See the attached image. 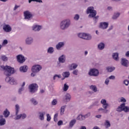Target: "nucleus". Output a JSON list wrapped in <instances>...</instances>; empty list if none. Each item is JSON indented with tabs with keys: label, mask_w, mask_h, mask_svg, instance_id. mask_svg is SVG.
<instances>
[{
	"label": "nucleus",
	"mask_w": 129,
	"mask_h": 129,
	"mask_svg": "<svg viewBox=\"0 0 129 129\" xmlns=\"http://www.w3.org/2000/svg\"><path fill=\"white\" fill-rule=\"evenodd\" d=\"M80 18V16H79V15L76 14L75 15L74 19V20H75V21H78Z\"/></svg>",
	"instance_id": "de8ad7c7"
},
{
	"label": "nucleus",
	"mask_w": 129,
	"mask_h": 129,
	"mask_svg": "<svg viewBox=\"0 0 129 129\" xmlns=\"http://www.w3.org/2000/svg\"><path fill=\"white\" fill-rule=\"evenodd\" d=\"M88 74L89 76H98L99 75V71L96 69H91Z\"/></svg>",
	"instance_id": "6e6552de"
},
{
	"label": "nucleus",
	"mask_w": 129,
	"mask_h": 129,
	"mask_svg": "<svg viewBox=\"0 0 129 129\" xmlns=\"http://www.w3.org/2000/svg\"><path fill=\"white\" fill-rule=\"evenodd\" d=\"M78 72H79L78 70H74L73 71V74L74 75H78Z\"/></svg>",
	"instance_id": "8fccbe9b"
},
{
	"label": "nucleus",
	"mask_w": 129,
	"mask_h": 129,
	"mask_svg": "<svg viewBox=\"0 0 129 129\" xmlns=\"http://www.w3.org/2000/svg\"><path fill=\"white\" fill-rule=\"evenodd\" d=\"M70 26H71V20L69 19H64L59 23V28L62 31L67 30Z\"/></svg>",
	"instance_id": "f03ea898"
},
{
	"label": "nucleus",
	"mask_w": 129,
	"mask_h": 129,
	"mask_svg": "<svg viewBox=\"0 0 129 129\" xmlns=\"http://www.w3.org/2000/svg\"><path fill=\"white\" fill-rule=\"evenodd\" d=\"M42 70V66L40 64H35L31 68V71L32 72H40Z\"/></svg>",
	"instance_id": "1a4fd4ad"
},
{
	"label": "nucleus",
	"mask_w": 129,
	"mask_h": 129,
	"mask_svg": "<svg viewBox=\"0 0 129 129\" xmlns=\"http://www.w3.org/2000/svg\"><path fill=\"white\" fill-rule=\"evenodd\" d=\"M70 99H71V95L69 93H67L62 98L63 101H70Z\"/></svg>",
	"instance_id": "aec40b11"
},
{
	"label": "nucleus",
	"mask_w": 129,
	"mask_h": 129,
	"mask_svg": "<svg viewBox=\"0 0 129 129\" xmlns=\"http://www.w3.org/2000/svg\"><path fill=\"white\" fill-rule=\"evenodd\" d=\"M66 61V55L62 54L58 57V62H57V66L60 67V63H65Z\"/></svg>",
	"instance_id": "9d476101"
},
{
	"label": "nucleus",
	"mask_w": 129,
	"mask_h": 129,
	"mask_svg": "<svg viewBox=\"0 0 129 129\" xmlns=\"http://www.w3.org/2000/svg\"><path fill=\"white\" fill-rule=\"evenodd\" d=\"M101 103L102 104V107L103 108H104L105 109H106L108 107V103L106 102V100L104 99H102L101 100Z\"/></svg>",
	"instance_id": "a211bd4d"
},
{
	"label": "nucleus",
	"mask_w": 129,
	"mask_h": 129,
	"mask_svg": "<svg viewBox=\"0 0 129 129\" xmlns=\"http://www.w3.org/2000/svg\"><path fill=\"white\" fill-rule=\"evenodd\" d=\"M3 30L6 33H10L12 32V27L9 24H5L3 26Z\"/></svg>",
	"instance_id": "2eb2a0df"
},
{
	"label": "nucleus",
	"mask_w": 129,
	"mask_h": 129,
	"mask_svg": "<svg viewBox=\"0 0 129 129\" xmlns=\"http://www.w3.org/2000/svg\"><path fill=\"white\" fill-rule=\"evenodd\" d=\"M84 116L82 114H79L78 116L77 117V120H84Z\"/></svg>",
	"instance_id": "e433bc0d"
},
{
	"label": "nucleus",
	"mask_w": 129,
	"mask_h": 129,
	"mask_svg": "<svg viewBox=\"0 0 129 129\" xmlns=\"http://www.w3.org/2000/svg\"><path fill=\"white\" fill-rule=\"evenodd\" d=\"M123 84H125V85H126V86H127V85H128V84H129V81L127 80H124Z\"/></svg>",
	"instance_id": "603ef678"
},
{
	"label": "nucleus",
	"mask_w": 129,
	"mask_h": 129,
	"mask_svg": "<svg viewBox=\"0 0 129 129\" xmlns=\"http://www.w3.org/2000/svg\"><path fill=\"white\" fill-rule=\"evenodd\" d=\"M120 16V13L119 12L115 13H114L112 17V19L113 20H116Z\"/></svg>",
	"instance_id": "bb28decb"
},
{
	"label": "nucleus",
	"mask_w": 129,
	"mask_h": 129,
	"mask_svg": "<svg viewBox=\"0 0 129 129\" xmlns=\"http://www.w3.org/2000/svg\"><path fill=\"white\" fill-rule=\"evenodd\" d=\"M93 18V21L95 24L97 23V21H98V18H99V16H94V17H91Z\"/></svg>",
	"instance_id": "79ce46f5"
},
{
	"label": "nucleus",
	"mask_w": 129,
	"mask_h": 129,
	"mask_svg": "<svg viewBox=\"0 0 129 129\" xmlns=\"http://www.w3.org/2000/svg\"><path fill=\"white\" fill-rule=\"evenodd\" d=\"M33 42L34 39L31 37H28L25 39V44L28 46L31 45Z\"/></svg>",
	"instance_id": "4468645a"
},
{
	"label": "nucleus",
	"mask_w": 129,
	"mask_h": 129,
	"mask_svg": "<svg viewBox=\"0 0 129 129\" xmlns=\"http://www.w3.org/2000/svg\"><path fill=\"white\" fill-rule=\"evenodd\" d=\"M6 124V119L5 118H1L0 119V125H5Z\"/></svg>",
	"instance_id": "4c0bfd02"
},
{
	"label": "nucleus",
	"mask_w": 129,
	"mask_h": 129,
	"mask_svg": "<svg viewBox=\"0 0 129 129\" xmlns=\"http://www.w3.org/2000/svg\"><path fill=\"white\" fill-rule=\"evenodd\" d=\"M54 51L55 50H54V47H49L48 48L47 52L48 54H53V53H54Z\"/></svg>",
	"instance_id": "c756f323"
},
{
	"label": "nucleus",
	"mask_w": 129,
	"mask_h": 129,
	"mask_svg": "<svg viewBox=\"0 0 129 129\" xmlns=\"http://www.w3.org/2000/svg\"><path fill=\"white\" fill-rule=\"evenodd\" d=\"M108 79H110V80H114L115 79V76L112 75L108 77Z\"/></svg>",
	"instance_id": "864d4df0"
},
{
	"label": "nucleus",
	"mask_w": 129,
	"mask_h": 129,
	"mask_svg": "<svg viewBox=\"0 0 129 129\" xmlns=\"http://www.w3.org/2000/svg\"><path fill=\"white\" fill-rule=\"evenodd\" d=\"M28 66H23L20 68L19 70L20 72H22V73H25L28 71Z\"/></svg>",
	"instance_id": "4be33fe9"
},
{
	"label": "nucleus",
	"mask_w": 129,
	"mask_h": 129,
	"mask_svg": "<svg viewBox=\"0 0 129 129\" xmlns=\"http://www.w3.org/2000/svg\"><path fill=\"white\" fill-rule=\"evenodd\" d=\"M106 70L108 72H112L115 70V68L114 67H107L106 68Z\"/></svg>",
	"instance_id": "473e14b6"
},
{
	"label": "nucleus",
	"mask_w": 129,
	"mask_h": 129,
	"mask_svg": "<svg viewBox=\"0 0 129 129\" xmlns=\"http://www.w3.org/2000/svg\"><path fill=\"white\" fill-rule=\"evenodd\" d=\"M98 111L99 112H100V111H101V112H102L103 113H107V112H108V110L105 109L104 108H100L98 109Z\"/></svg>",
	"instance_id": "2f4dec72"
},
{
	"label": "nucleus",
	"mask_w": 129,
	"mask_h": 129,
	"mask_svg": "<svg viewBox=\"0 0 129 129\" xmlns=\"http://www.w3.org/2000/svg\"><path fill=\"white\" fill-rule=\"evenodd\" d=\"M92 129H100V128H99V127L97 126H95Z\"/></svg>",
	"instance_id": "338daca9"
},
{
	"label": "nucleus",
	"mask_w": 129,
	"mask_h": 129,
	"mask_svg": "<svg viewBox=\"0 0 129 129\" xmlns=\"http://www.w3.org/2000/svg\"><path fill=\"white\" fill-rule=\"evenodd\" d=\"M15 115H18L19 114V112H20V105L19 104H16L15 105Z\"/></svg>",
	"instance_id": "7c9ffc66"
},
{
	"label": "nucleus",
	"mask_w": 129,
	"mask_h": 129,
	"mask_svg": "<svg viewBox=\"0 0 129 129\" xmlns=\"http://www.w3.org/2000/svg\"><path fill=\"white\" fill-rule=\"evenodd\" d=\"M24 87H21L18 90V93L19 94H22V91H24Z\"/></svg>",
	"instance_id": "09e8293b"
},
{
	"label": "nucleus",
	"mask_w": 129,
	"mask_h": 129,
	"mask_svg": "<svg viewBox=\"0 0 129 129\" xmlns=\"http://www.w3.org/2000/svg\"><path fill=\"white\" fill-rule=\"evenodd\" d=\"M112 58L115 61H118L119 60V57H118V53L117 52L113 53Z\"/></svg>",
	"instance_id": "5701e85b"
},
{
	"label": "nucleus",
	"mask_w": 129,
	"mask_h": 129,
	"mask_svg": "<svg viewBox=\"0 0 129 129\" xmlns=\"http://www.w3.org/2000/svg\"><path fill=\"white\" fill-rule=\"evenodd\" d=\"M10 113H11L10 112V111H9L8 109H6L3 112V115L5 117L7 118L9 117V116H10Z\"/></svg>",
	"instance_id": "393cba45"
},
{
	"label": "nucleus",
	"mask_w": 129,
	"mask_h": 129,
	"mask_svg": "<svg viewBox=\"0 0 129 129\" xmlns=\"http://www.w3.org/2000/svg\"><path fill=\"white\" fill-rule=\"evenodd\" d=\"M46 116H47V118H46L47 121H50V120H51V116H50V114H47Z\"/></svg>",
	"instance_id": "3c124183"
},
{
	"label": "nucleus",
	"mask_w": 129,
	"mask_h": 129,
	"mask_svg": "<svg viewBox=\"0 0 129 129\" xmlns=\"http://www.w3.org/2000/svg\"><path fill=\"white\" fill-rule=\"evenodd\" d=\"M126 57H129V51H127L125 53Z\"/></svg>",
	"instance_id": "69168bd1"
},
{
	"label": "nucleus",
	"mask_w": 129,
	"mask_h": 129,
	"mask_svg": "<svg viewBox=\"0 0 129 129\" xmlns=\"http://www.w3.org/2000/svg\"><path fill=\"white\" fill-rule=\"evenodd\" d=\"M108 83H109V79L107 78L105 81V84L108 85Z\"/></svg>",
	"instance_id": "5fc2aeb1"
},
{
	"label": "nucleus",
	"mask_w": 129,
	"mask_h": 129,
	"mask_svg": "<svg viewBox=\"0 0 129 129\" xmlns=\"http://www.w3.org/2000/svg\"><path fill=\"white\" fill-rule=\"evenodd\" d=\"M43 27L41 25H35L32 26V31L34 32H39L40 30H42Z\"/></svg>",
	"instance_id": "dca6fc26"
},
{
	"label": "nucleus",
	"mask_w": 129,
	"mask_h": 129,
	"mask_svg": "<svg viewBox=\"0 0 129 129\" xmlns=\"http://www.w3.org/2000/svg\"><path fill=\"white\" fill-rule=\"evenodd\" d=\"M17 59L18 62L19 63H20V64H23L25 61H26V58H25V56H24L22 54H19L17 56Z\"/></svg>",
	"instance_id": "f8f14e48"
},
{
	"label": "nucleus",
	"mask_w": 129,
	"mask_h": 129,
	"mask_svg": "<svg viewBox=\"0 0 129 129\" xmlns=\"http://www.w3.org/2000/svg\"><path fill=\"white\" fill-rule=\"evenodd\" d=\"M78 37L81 39H84V40H87L88 41L92 39V36L90 34H87L84 33H81L78 34Z\"/></svg>",
	"instance_id": "39448f33"
},
{
	"label": "nucleus",
	"mask_w": 129,
	"mask_h": 129,
	"mask_svg": "<svg viewBox=\"0 0 129 129\" xmlns=\"http://www.w3.org/2000/svg\"><path fill=\"white\" fill-rule=\"evenodd\" d=\"M108 22H101L99 24V28L102 30H106L108 28Z\"/></svg>",
	"instance_id": "9b49d317"
},
{
	"label": "nucleus",
	"mask_w": 129,
	"mask_h": 129,
	"mask_svg": "<svg viewBox=\"0 0 129 129\" xmlns=\"http://www.w3.org/2000/svg\"><path fill=\"white\" fill-rule=\"evenodd\" d=\"M76 123V119H73L70 121L69 123V127L72 128L74 126V124Z\"/></svg>",
	"instance_id": "b1692460"
},
{
	"label": "nucleus",
	"mask_w": 129,
	"mask_h": 129,
	"mask_svg": "<svg viewBox=\"0 0 129 129\" xmlns=\"http://www.w3.org/2000/svg\"><path fill=\"white\" fill-rule=\"evenodd\" d=\"M62 77L61 76V75H54V76L53 77V80H56V78H61Z\"/></svg>",
	"instance_id": "c03bdc74"
},
{
	"label": "nucleus",
	"mask_w": 129,
	"mask_h": 129,
	"mask_svg": "<svg viewBox=\"0 0 129 129\" xmlns=\"http://www.w3.org/2000/svg\"><path fill=\"white\" fill-rule=\"evenodd\" d=\"M62 76L64 78H68L70 76V72H64L62 73Z\"/></svg>",
	"instance_id": "72a5a7b5"
},
{
	"label": "nucleus",
	"mask_w": 129,
	"mask_h": 129,
	"mask_svg": "<svg viewBox=\"0 0 129 129\" xmlns=\"http://www.w3.org/2000/svg\"><path fill=\"white\" fill-rule=\"evenodd\" d=\"M116 111H117V112H121V111L129 112V107L125 106V104L123 103L116 108Z\"/></svg>",
	"instance_id": "20e7f679"
},
{
	"label": "nucleus",
	"mask_w": 129,
	"mask_h": 129,
	"mask_svg": "<svg viewBox=\"0 0 129 129\" xmlns=\"http://www.w3.org/2000/svg\"><path fill=\"white\" fill-rule=\"evenodd\" d=\"M7 44H8V40L5 39L3 41V44L4 45H7Z\"/></svg>",
	"instance_id": "e2e57ef3"
},
{
	"label": "nucleus",
	"mask_w": 129,
	"mask_h": 129,
	"mask_svg": "<svg viewBox=\"0 0 129 129\" xmlns=\"http://www.w3.org/2000/svg\"><path fill=\"white\" fill-rule=\"evenodd\" d=\"M90 89L94 91V92H97V87L95 85H91L90 86Z\"/></svg>",
	"instance_id": "c9c22d12"
},
{
	"label": "nucleus",
	"mask_w": 129,
	"mask_h": 129,
	"mask_svg": "<svg viewBox=\"0 0 129 129\" xmlns=\"http://www.w3.org/2000/svg\"><path fill=\"white\" fill-rule=\"evenodd\" d=\"M87 14H90L88 16L89 18H93L95 17L97 14L96 10H94V7H89L87 9Z\"/></svg>",
	"instance_id": "7ed1b4c3"
},
{
	"label": "nucleus",
	"mask_w": 129,
	"mask_h": 129,
	"mask_svg": "<svg viewBox=\"0 0 129 129\" xmlns=\"http://www.w3.org/2000/svg\"><path fill=\"white\" fill-rule=\"evenodd\" d=\"M36 73H38L32 72V73L31 74V76H32V77H34V76H36Z\"/></svg>",
	"instance_id": "bf43d9fd"
},
{
	"label": "nucleus",
	"mask_w": 129,
	"mask_h": 129,
	"mask_svg": "<svg viewBox=\"0 0 129 129\" xmlns=\"http://www.w3.org/2000/svg\"><path fill=\"white\" fill-rule=\"evenodd\" d=\"M120 63L121 65L124 67H128L129 66V61L126 58H122Z\"/></svg>",
	"instance_id": "ddd939ff"
},
{
	"label": "nucleus",
	"mask_w": 129,
	"mask_h": 129,
	"mask_svg": "<svg viewBox=\"0 0 129 129\" xmlns=\"http://www.w3.org/2000/svg\"><path fill=\"white\" fill-rule=\"evenodd\" d=\"M38 85L37 84H31L29 86V91L31 93H35L38 91Z\"/></svg>",
	"instance_id": "423d86ee"
},
{
	"label": "nucleus",
	"mask_w": 129,
	"mask_h": 129,
	"mask_svg": "<svg viewBox=\"0 0 129 129\" xmlns=\"http://www.w3.org/2000/svg\"><path fill=\"white\" fill-rule=\"evenodd\" d=\"M93 105L94 106H98V105H99V104H98V101H96V102H95L93 104Z\"/></svg>",
	"instance_id": "052dcab7"
},
{
	"label": "nucleus",
	"mask_w": 129,
	"mask_h": 129,
	"mask_svg": "<svg viewBox=\"0 0 129 129\" xmlns=\"http://www.w3.org/2000/svg\"><path fill=\"white\" fill-rule=\"evenodd\" d=\"M30 102L33 105H37L38 103H39V102H38V101H37V100H36V99L32 98L30 99Z\"/></svg>",
	"instance_id": "c85d7f7f"
},
{
	"label": "nucleus",
	"mask_w": 129,
	"mask_h": 129,
	"mask_svg": "<svg viewBox=\"0 0 129 129\" xmlns=\"http://www.w3.org/2000/svg\"><path fill=\"white\" fill-rule=\"evenodd\" d=\"M21 6H18L17 5H15V7L13 9V11H16L17 9H19Z\"/></svg>",
	"instance_id": "6e6d98bb"
},
{
	"label": "nucleus",
	"mask_w": 129,
	"mask_h": 129,
	"mask_svg": "<svg viewBox=\"0 0 129 129\" xmlns=\"http://www.w3.org/2000/svg\"><path fill=\"white\" fill-rule=\"evenodd\" d=\"M66 105L62 106L60 108V115H63L64 114V112L65 111V109L66 108Z\"/></svg>",
	"instance_id": "f704fd0d"
},
{
	"label": "nucleus",
	"mask_w": 129,
	"mask_h": 129,
	"mask_svg": "<svg viewBox=\"0 0 129 129\" xmlns=\"http://www.w3.org/2000/svg\"><path fill=\"white\" fill-rule=\"evenodd\" d=\"M62 124H63V121L62 120H59L57 122V125H62Z\"/></svg>",
	"instance_id": "13d9d810"
},
{
	"label": "nucleus",
	"mask_w": 129,
	"mask_h": 129,
	"mask_svg": "<svg viewBox=\"0 0 129 129\" xmlns=\"http://www.w3.org/2000/svg\"><path fill=\"white\" fill-rule=\"evenodd\" d=\"M16 116V117L15 118V119L16 120H18V119H20L21 118H22V119H25V118L27 117V115L25 113L20 114L19 115L18 114Z\"/></svg>",
	"instance_id": "6ab92c4d"
},
{
	"label": "nucleus",
	"mask_w": 129,
	"mask_h": 129,
	"mask_svg": "<svg viewBox=\"0 0 129 129\" xmlns=\"http://www.w3.org/2000/svg\"><path fill=\"white\" fill-rule=\"evenodd\" d=\"M91 114L90 113V112H88L87 114H86L85 115H83L84 119H85V118H88V117H89V116H90Z\"/></svg>",
	"instance_id": "49530a36"
},
{
	"label": "nucleus",
	"mask_w": 129,
	"mask_h": 129,
	"mask_svg": "<svg viewBox=\"0 0 129 129\" xmlns=\"http://www.w3.org/2000/svg\"><path fill=\"white\" fill-rule=\"evenodd\" d=\"M113 29V26L111 25L110 27H109V29L107 30V32H109L110 31H111Z\"/></svg>",
	"instance_id": "680f3d73"
},
{
	"label": "nucleus",
	"mask_w": 129,
	"mask_h": 129,
	"mask_svg": "<svg viewBox=\"0 0 129 129\" xmlns=\"http://www.w3.org/2000/svg\"><path fill=\"white\" fill-rule=\"evenodd\" d=\"M78 67L77 63H73L69 66L70 70H75Z\"/></svg>",
	"instance_id": "412c9836"
},
{
	"label": "nucleus",
	"mask_w": 129,
	"mask_h": 129,
	"mask_svg": "<svg viewBox=\"0 0 129 129\" xmlns=\"http://www.w3.org/2000/svg\"><path fill=\"white\" fill-rule=\"evenodd\" d=\"M46 114V113L45 112H39V119H40V120H44V115H45V114Z\"/></svg>",
	"instance_id": "a878e982"
},
{
	"label": "nucleus",
	"mask_w": 129,
	"mask_h": 129,
	"mask_svg": "<svg viewBox=\"0 0 129 129\" xmlns=\"http://www.w3.org/2000/svg\"><path fill=\"white\" fill-rule=\"evenodd\" d=\"M1 60H2L3 61H8V57H7V56L6 55H2L1 57Z\"/></svg>",
	"instance_id": "a19ab883"
},
{
	"label": "nucleus",
	"mask_w": 129,
	"mask_h": 129,
	"mask_svg": "<svg viewBox=\"0 0 129 129\" xmlns=\"http://www.w3.org/2000/svg\"><path fill=\"white\" fill-rule=\"evenodd\" d=\"M105 125L106 126V128H108L110 126V122L108 120H106L105 122Z\"/></svg>",
	"instance_id": "58836bf2"
},
{
	"label": "nucleus",
	"mask_w": 129,
	"mask_h": 129,
	"mask_svg": "<svg viewBox=\"0 0 129 129\" xmlns=\"http://www.w3.org/2000/svg\"><path fill=\"white\" fill-rule=\"evenodd\" d=\"M69 88V86H68V85H67V84H64L63 87V91H67Z\"/></svg>",
	"instance_id": "ea45409f"
},
{
	"label": "nucleus",
	"mask_w": 129,
	"mask_h": 129,
	"mask_svg": "<svg viewBox=\"0 0 129 129\" xmlns=\"http://www.w3.org/2000/svg\"><path fill=\"white\" fill-rule=\"evenodd\" d=\"M57 103H58V101H57V100L54 99L51 102V104H52V105H56Z\"/></svg>",
	"instance_id": "a18cd8bd"
},
{
	"label": "nucleus",
	"mask_w": 129,
	"mask_h": 129,
	"mask_svg": "<svg viewBox=\"0 0 129 129\" xmlns=\"http://www.w3.org/2000/svg\"><path fill=\"white\" fill-rule=\"evenodd\" d=\"M24 17L25 20H28V21H30L33 19L34 15H33V14L30 11H26L24 12Z\"/></svg>",
	"instance_id": "0eeeda50"
},
{
	"label": "nucleus",
	"mask_w": 129,
	"mask_h": 129,
	"mask_svg": "<svg viewBox=\"0 0 129 129\" xmlns=\"http://www.w3.org/2000/svg\"><path fill=\"white\" fill-rule=\"evenodd\" d=\"M64 46H65V42H58V44H57L55 46V49H56V50H61V48H63Z\"/></svg>",
	"instance_id": "f3484780"
},
{
	"label": "nucleus",
	"mask_w": 129,
	"mask_h": 129,
	"mask_svg": "<svg viewBox=\"0 0 129 129\" xmlns=\"http://www.w3.org/2000/svg\"><path fill=\"white\" fill-rule=\"evenodd\" d=\"M54 121H55V122H57V121H58V113H56L54 115Z\"/></svg>",
	"instance_id": "37998d69"
},
{
	"label": "nucleus",
	"mask_w": 129,
	"mask_h": 129,
	"mask_svg": "<svg viewBox=\"0 0 129 129\" xmlns=\"http://www.w3.org/2000/svg\"><path fill=\"white\" fill-rule=\"evenodd\" d=\"M107 10L108 11H112V8L110 6H109L107 7Z\"/></svg>",
	"instance_id": "0e129e2a"
},
{
	"label": "nucleus",
	"mask_w": 129,
	"mask_h": 129,
	"mask_svg": "<svg viewBox=\"0 0 129 129\" xmlns=\"http://www.w3.org/2000/svg\"><path fill=\"white\" fill-rule=\"evenodd\" d=\"M120 102H126V100L123 97H121L120 99Z\"/></svg>",
	"instance_id": "4d7b16f0"
},
{
	"label": "nucleus",
	"mask_w": 129,
	"mask_h": 129,
	"mask_svg": "<svg viewBox=\"0 0 129 129\" xmlns=\"http://www.w3.org/2000/svg\"><path fill=\"white\" fill-rule=\"evenodd\" d=\"M0 70L1 71H4L5 75L7 76L5 80L6 82L10 83L11 85H16V84H17V81H16L14 78L9 77L11 76L12 74L15 73V69H14V68L8 66H1Z\"/></svg>",
	"instance_id": "f257e3e1"
},
{
	"label": "nucleus",
	"mask_w": 129,
	"mask_h": 129,
	"mask_svg": "<svg viewBox=\"0 0 129 129\" xmlns=\"http://www.w3.org/2000/svg\"><path fill=\"white\" fill-rule=\"evenodd\" d=\"M104 47H105V44L103 42H100L98 45V48L99 50H103L104 49Z\"/></svg>",
	"instance_id": "cd10ccee"
},
{
	"label": "nucleus",
	"mask_w": 129,
	"mask_h": 129,
	"mask_svg": "<svg viewBox=\"0 0 129 129\" xmlns=\"http://www.w3.org/2000/svg\"><path fill=\"white\" fill-rule=\"evenodd\" d=\"M80 129H86V127L85 126H82Z\"/></svg>",
	"instance_id": "774afa93"
}]
</instances>
